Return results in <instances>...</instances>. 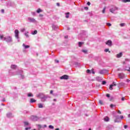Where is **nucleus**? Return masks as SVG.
Segmentation results:
<instances>
[{"label":"nucleus","instance_id":"1","mask_svg":"<svg viewBox=\"0 0 130 130\" xmlns=\"http://www.w3.org/2000/svg\"><path fill=\"white\" fill-rule=\"evenodd\" d=\"M4 40L5 41H6V42H12V38L10 36H7L4 37Z\"/></svg>","mask_w":130,"mask_h":130},{"label":"nucleus","instance_id":"2","mask_svg":"<svg viewBox=\"0 0 130 130\" xmlns=\"http://www.w3.org/2000/svg\"><path fill=\"white\" fill-rule=\"evenodd\" d=\"M116 10H117V8L116 7H113V8L110 9V12L112 14H114V11H116Z\"/></svg>","mask_w":130,"mask_h":130},{"label":"nucleus","instance_id":"3","mask_svg":"<svg viewBox=\"0 0 130 130\" xmlns=\"http://www.w3.org/2000/svg\"><path fill=\"white\" fill-rule=\"evenodd\" d=\"M61 80H69V76L64 75L60 77Z\"/></svg>","mask_w":130,"mask_h":130},{"label":"nucleus","instance_id":"4","mask_svg":"<svg viewBox=\"0 0 130 130\" xmlns=\"http://www.w3.org/2000/svg\"><path fill=\"white\" fill-rule=\"evenodd\" d=\"M114 86H116V83L114 82H113L112 84L110 85L109 89L111 90H113V88L112 87H114Z\"/></svg>","mask_w":130,"mask_h":130},{"label":"nucleus","instance_id":"5","mask_svg":"<svg viewBox=\"0 0 130 130\" xmlns=\"http://www.w3.org/2000/svg\"><path fill=\"white\" fill-rule=\"evenodd\" d=\"M106 44L108 45V46H112V41L109 40L107 42H106Z\"/></svg>","mask_w":130,"mask_h":130},{"label":"nucleus","instance_id":"6","mask_svg":"<svg viewBox=\"0 0 130 130\" xmlns=\"http://www.w3.org/2000/svg\"><path fill=\"white\" fill-rule=\"evenodd\" d=\"M15 34L16 38H19V30L18 29L15 30Z\"/></svg>","mask_w":130,"mask_h":130},{"label":"nucleus","instance_id":"7","mask_svg":"<svg viewBox=\"0 0 130 130\" xmlns=\"http://www.w3.org/2000/svg\"><path fill=\"white\" fill-rule=\"evenodd\" d=\"M22 46L24 47V48L25 49H27V48H30V46L26 45H25V44H23Z\"/></svg>","mask_w":130,"mask_h":130},{"label":"nucleus","instance_id":"8","mask_svg":"<svg viewBox=\"0 0 130 130\" xmlns=\"http://www.w3.org/2000/svg\"><path fill=\"white\" fill-rule=\"evenodd\" d=\"M24 126H28V125H30V123L27 121L23 122Z\"/></svg>","mask_w":130,"mask_h":130},{"label":"nucleus","instance_id":"9","mask_svg":"<svg viewBox=\"0 0 130 130\" xmlns=\"http://www.w3.org/2000/svg\"><path fill=\"white\" fill-rule=\"evenodd\" d=\"M39 119V117L37 116H34V121H37Z\"/></svg>","mask_w":130,"mask_h":130},{"label":"nucleus","instance_id":"10","mask_svg":"<svg viewBox=\"0 0 130 130\" xmlns=\"http://www.w3.org/2000/svg\"><path fill=\"white\" fill-rule=\"evenodd\" d=\"M7 117H14V116L11 113H9L7 114Z\"/></svg>","mask_w":130,"mask_h":130},{"label":"nucleus","instance_id":"11","mask_svg":"<svg viewBox=\"0 0 130 130\" xmlns=\"http://www.w3.org/2000/svg\"><path fill=\"white\" fill-rule=\"evenodd\" d=\"M122 56V53H119V54H117V57L119 58V57H121Z\"/></svg>","mask_w":130,"mask_h":130},{"label":"nucleus","instance_id":"12","mask_svg":"<svg viewBox=\"0 0 130 130\" xmlns=\"http://www.w3.org/2000/svg\"><path fill=\"white\" fill-rule=\"evenodd\" d=\"M107 71V70H101L100 72V74H101V75L104 74V73H105V72Z\"/></svg>","mask_w":130,"mask_h":130},{"label":"nucleus","instance_id":"13","mask_svg":"<svg viewBox=\"0 0 130 130\" xmlns=\"http://www.w3.org/2000/svg\"><path fill=\"white\" fill-rule=\"evenodd\" d=\"M65 15H66V18L67 19H69V18L70 17V16L69 15H70V12H67V13H65Z\"/></svg>","mask_w":130,"mask_h":130},{"label":"nucleus","instance_id":"14","mask_svg":"<svg viewBox=\"0 0 130 130\" xmlns=\"http://www.w3.org/2000/svg\"><path fill=\"white\" fill-rule=\"evenodd\" d=\"M38 106L39 108H43V105H42V104H38Z\"/></svg>","mask_w":130,"mask_h":130},{"label":"nucleus","instance_id":"15","mask_svg":"<svg viewBox=\"0 0 130 130\" xmlns=\"http://www.w3.org/2000/svg\"><path fill=\"white\" fill-rule=\"evenodd\" d=\"M104 120L105 121H109V117L106 116V117L104 118Z\"/></svg>","mask_w":130,"mask_h":130},{"label":"nucleus","instance_id":"16","mask_svg":"<svg viewBox=\"0 0 130 130\" xmlns=\"http://www.w3.org/2000/svg\"><path fill=\"white\" fill-rule=\"evenodd\" d=\"M41 12H43L42 10H41L40 8H39L37 10V13H38V14H39V13H41Z\"/></svg>","mask_w":130,"mask_h":130},{"label":"nucleus","instance_id":"17","mask_svg":"<svg viewBox=\"0 0 130 130\" xmlns=\"http://www.w3.org/2000/svg\"><path fill=\"white\" fill-rule=\"evenodd\" d=\"M78 44H79V47H81L82 46V45H83V44H84V43L82 42H79L78 43Z\"/></svg>","mask_w":130,"mask_h":130},{"label":"nucleus","instance_id":"18","mask_svg":"<svg viewBox=\"0 0 130 130\" xmlns=\"http://www.w3.org/2000/svg\"><path fill=\"white\" fill-rule=\"evenodd\" d=\"M11 69H16L17 68V66L16 65H12L11 66Z\"/></svg>","mask_w":130,"mask_h":130},{"label":"nucleus","instance_id":"19","mask_svg":"<svg viewBox=\"0 0 130 130\" xmlns=\"http://www.w3.org/2000/svg\"><path fill=\"white\" fill-rule=\"evenodd\" d=\"M123 3H129L130 0H122Z\"/></svg>","mask_w":130,"mask_h":130},{"label":"nucleus","instance_id":"20","mask_svg":"<svg viewBox=\"0 0 130 130\" xmlns=\"http://www.w3.org/2000/svg\"><path fill=\"white\" fill-rule=\"evenodd\" d=\"M105 10H106V7H104L103 11H102V13L103 14H105Z\"/></svg>","mask_w":130,"mask_h":130},{"label":"nucleus","instance_id":"21","mask_svg":"<svg viewBox=\"0 0 130 130\" xmlns=\"http://www.w3.org/2000/svg\"><path fill=\"white\" fill-rule=\"evenodd\" d=\"M110 107L111 108H113V107H115V105L111 104V105H110Z\"/></svg>","mask_w":130,"mask_h":130},{"label":"nucleus","instance_id":"22","mask_svg":"<svg viewBox=\"0 0 130 130\" xmlns=\"http://www.w3.org/2000/svg\"><path fill=\"white\" fill-rule=\"evenodd\" d=\"M49 128H51L52 129H53V128H54V127L51 125H50L49 126Z\"/></svg>","mask_w":130,"mask_h":130},{"label":"nucleus","instance_id":"23","mask_svg":"<svg viewBox=\"0 0 130 130\" xmlns=\"http://www.w3.org/2000/svg\"><path fill=\"white\" fill-rule=\"evenodd\" d=\"M99 103H100V104H101V105H103V102H102V101L100 100Z\"/></svg>","mask_w":130,"mask_h":130},{"label":"nucleus","instance_id":"24","mask_svg":"<svg viewBox=\"0 0 130 130\" xmlns=\"http://www.w3.org/2000/svg\"><path fill=\"white\" fill-rule=\"evenodd\" d=\"M75 66H80V63H79L78 62H75Z\"/></svg>","mask_w":130,"mask_h":130},{"label":"nucleus","instance_id":"25","mask_svg":"<svg viewBox=\"0 0 130 130\" xmlns=\"http://www.w3.org/2000/svg\"><path fill=\"white\" fill-rule=\"evenodd\" d=\"M117 119H118V117L117 116L116 117V119L114 120L115 122H118L117 121Z\"/></svg>","mask_w":130,"mask_h":130},{"label":"nucleus","instance_id":"26","mask_svg":"<svg viewBox=\"0 0 130 130\" xmlns=\"http://www.w3.org/2000/svg\"><path fill=\"white\" fill-rule=\"evenodd\" d=\"M124 25H125V23H121V24H120V26L121 27H123V26H124Z\"/></svg>","mask_w":130,"mask_h":130},{"label":"nucleus","instance_id":"27","mask_svg":"<svg viewBox=\"0 0 130 130\" xmlns=\"http://www.w3.org/2000/svg\"><path fill=\"white\" fill-rule=\"evenodd\" d=\"M86 73H87V74H90V73H91V71H90V70H87Z\"/></svg>","mask_w":130,"mask_h":130},{"label":"nucleus","instance_id":"28","mask_svg":"<svg viewBox=\"0 0 130 130\" xmlns=\"http://www.w3.org/2000/svg\"><path fill=\"white\" fill-rule=\"evenodd\" d=\"M106 84V81H102V85H105Z\"/></svg>","mask_w":130,"mask_h":130},{"label":"nucleus","instance_id":"29","mask_svg":"<svg viewBox=\"0 0 130 130\" xmlns=\"http://www.w3.org/2000/svg\"><path fill=\"white\" fill-rule=\"evenodd\" d=\"M27 96L28 97H32V93H28Z\"/></svg>","mask_w":130,"mask_h":130},{"label":"nucleus","instance_id":"30","mask_svg":"<svg viewBox=\"0 0 130 130\" xmlns=\"http://www.w3.org/2000/svg\"><path fill=\"white\" fill-rule=\"evenodd\" d=\"M35 34H37V30H35L33 32V35H35Z\"/></svg>","mask_w":130,"mask_h":130},{"label":"nucleus","instance_id":"31","mask_svg":"<svg viewBox=\"0 0 130 130\" xmlns=\"http://www.w3.org/2000/svg\"><path fill=\"white\" fill-rule=\"evenodd\" d=\"M82 51L84 53H87V50H83Z\"/></svg>","mask_w":130,"mask_h":130},{"label":"nucleus","instance_id":"32","mask_svg":"<svg viewBox=\"0 0 130 130\" xmlns=\"http://www.w3.org/2000/svg\"><path fill=\"white\" fill-rule=\"evenodd\" d=\"M106 96L108 97V98H109V97H110V94L109 93H108L106 94Z\"/></svg>","mask_w":130,"mask_h":130},{"label":"nucleus","instance_id":"33","mask_svg":"<svg viewBox=\"0 0 130 130\" xmlns=\"http://www.w3.org/2000/svg\"><path fill=\"white\" fill-rule=\"evenodd\" d=\"M28 129H31V127H28L25 128V130H28Z\"/></svg>","mask_w":130,"mask_h":130},{"label":"nucleus","instance_id":"34","mask_svg":"<svg viewBox=\"0 0 130 130\" xmlns=\"http://www.w3.org/2000/svg\"><path fill=\"white\" fill-rule=\"evenodd\" d=\"M105 52H108V51H109V49H106L105 50Z\"/></svg>","mask_w":130,"mask_h":130},{"label":"nucleus","instance_id":"35","mask_svg":"<svg viewBox=\"0 0 130 130\" xmlns=\"http://www.w3.org/2000/svg\"><path fill=\"white\" fill-rule=\"evenodd\" d=\"M121 100L122 101H124V100H125V98L124 97H123L121 98Z\"/></svg>","mask_w":130,"mask_h":130},{"label":"nucleus","instance_id":"36","mask_svg":"<svg viewBox=\"0 0 130 130\" xmlns=\"http://www.w3.org/2000/svg\"><path fill=\"white\" fill-rule=\"evenodd\" d=\"M107 26H111V24L110 23H107Z\"/></svg>","mask_w":130,"mask_h":130},{"label":"nucleus","instance_id":"37","mask_svg":"<svg viewBox=\"0 0 130 130\" xmlns=\"http://www.w3.org/2000/svg\"><path fill=\"white\" fill-rule=\"evenodd\" d=\"M0 38H1V39H3V38H4V35H1Z\"/></svg>","mask_w":130,"mask_h":130},{"label":"nucleus","instance_id":"38","mask_svg":"<svg viewBox=\"0 0 130 130\" xmlns=\"http://www.w3.org/2000/svg\"><path fill=\"white\" fill-rule=\"evenodd\" d=\"M38 127H39V129H40V128H41V127H42V126H41V125H38Z\"/></svg>","mask_w":130,"mask_h":130},{"label":"nucleus","instance_id":"39","mask_svg":"<svg viewBox=\"0 0 130 130\" xmlns=\"http://www.w3.org/2000/svg\"><path fill=\"white\" fill-rule=\"evenodd\" d=\"M87 5L88 6H90V5H91V3H90L89 2H87Z\"/></svg>","mask_w":130,"mask_h":130},{"label":"nucleus","instance_id":"40","mask_svg":"<svg viewBox=\"0 0 130 130\" xmlns=\"http://www.w3.org/2000/svg\"><path fill=\"white\" fill-rule=\"evenodd\" d=\"M59 61H58V60H55V62H56V63H58V62H59Z\"/></svg>","mask_w":130,"mask_h":130},{"label":"nucleus","instance_id":"41","mask_svg":"<svg viewBox=\"0 0 130 130\" xmlns=\"http://www.w3.org/2000/svg\"><path fill=\"white\" fill-rule=\"evenodd\" d=\"M53 90H50V94H53Z\"/></svg>","mask_w":130,"mask_h":130},{"label":"nucleus","instance_id":"42","mask_svg":"<svg viewBox=\"0 0 130 130\" xmlns=\"http://www.w3.org/2000/svg\"><path fill=\"white\" fill-rule=\"evenodd\" d=\"M30 103H33V99H30Z\"/></svg>","mask_w":130,"mask_h":130},{"label":"nucleus","instance_id":"43","mask_svg":"<svg viewBox=\"0 0 130 130\" xmlns=\"http://www.w3.org/2000/svg\"><path fill=\"white\" fill-rule=\"evenodd\" d=\"M1 12L2 13H5V10L4 9L1 10Z\"/></svg>","mask_w":130,"mask_h":130},{"label":"nucleus","instance_id":"44","mask_svg":"<svg viewBox=\"0 0 130 130\" xmlns=\"http://www.w3.org/2000/svg\"><path fill=\"white\" fill-rule=\"evenodd\" d=\"M118 113H119V114H121V112L120 110H119L118 111Z\"/></svg>","mask_w":130,"mask_h":130},{"label":"nucleus","instance_id":"45","mask_svg":"<svg viewBox=\"0 0 130 130\" xmlns=\"http://www.w3.org/2000/svg\"><path fill=\"white\" fill-rule=\"evenodd\" d=\"M126 71H127L128 72H129V73H130V67H129V69H126Z\"/></svg>","mask_w":130,"mask_h":130},{"label":"nucleus","instance_id":"46","mask_svg":"<svg viewBox=\"0 0 130 130\" xmlns=\"http://www.w3.org/2000/svg\"><path fill=\"white\" fill-rule=\"evenodd\" d=\"M124 128H127V125H125L124 126Z\"/></svg>","mask_w":130,"mask_h":130},{"label":"nucleus","instance_id":"47","mask_svg":"<svg viewBox=\"0 0 130 130\" xmlns=\"http://www.w3.org/2000/svg\"><path fill=\"white\" fill-rule=\"evenodd\" d=\"M56 5L58 7H59V6H60V4L59 3H56Z\"/></svg>","mask_w":130,"mask_h":130},{"label":"nucleus","instance_id":"48","mask_svg":"<svg viewBox=\"0 0 130 130\" xmlns=\"http://www.w3.org/2000/svg\"><path fill=\"white\" fill-rule=\"evenodd\" d=\"M24 31H25V29H21V32H24Z\"/></svg>","mask_w":130,"mask_h":130},{"label":"nucleus","instance_id":"49","mask_svg":"<svg viewBox=\"0 0 130 130\" xmlns=\"http://www.w3.org/2000/svg\"><path fill=\"white\" fill-rule=\"evenodd\" d=\"M40 17H43V14H40Z\"/></svg>","mask_w":130,"mask_h":130},{"label":"nucleus","instance_id":"50","mask_svg":"<svg viewBox=\"0 0 130 130\" xmlns=\"http://www.w3.org/2000/svg\"><path fill=\"white\" fill-rule=\"evenodd\" d=\"M42 99H43V98H46V96H45V95L43 96V97H41Z\"/></svg>","mask_w":130,"mask_h":130},{"label":"nucleus","instance_id":"51","mask_svg":"<svg viewBox=\"0 0 130 130\" xmlns=\"http://www.w3.org/2000/svg\"><path fill=\"white\" fill-rule=\"evenodd\" d=\"M84 9H85V10H88V7H84Z\"/></svg>","mask_w":130,"mask_h":130},{"label":"nucleus","instance_id":"52","mask_svg":"<svg viewBox=\"0 0 130 130\" xmlns=\"http://www.w3.org/2000/svg\"><path fill=\"white\" fill-rule=\"evenodd\" d=\"M92 74H95V72H94V71H93V70L92 71Z\"/></svg>","mask_w":130,"mask_h":130},{"label":"nucleus","instance_id":"53","mask_svg":"<svg viewBox=\"0 0 130 130\" xmlns=\"http://www.w3.org/2000/svg\"><path fill=\"white\" fill-rule=\"evenodd\" d=\"M120 117L121 119H122V118H123V116H121Z\"/></svg>","mask_w":130,"mask_h":130},{"label":"nucleus","instance_id":"54","mask_svg":"<svg viewBox=\"0 0 130 130\" xmlns=\"http://www.w3.org/2000/svg\"><path fill=\"white\" fill-rule=\"evenodd\" d=\"M33 102H34H34H36V100H33Z\"/></svg>","mask_w":130,"mask_h":130},{"label":"nucleus","instance_id":"55","mask_svg":"<svg viewBox=\"0 0 130 130\" xmlns=\"http://www.w3.org/2000/svg\"><path fill=\"white\" fill-rule=\"evenodd\" d=\"M28 19L30 21V22H32V19L28 18Z\"/></svg>","mask_w":130,"mask_h":130},{"label":"nucleus","instance_id":"56","mask_svg":"<svg viewBox=\"0 0 130 130\" xmlns=\"http://www.w3.org/2000/svg\"><path fill=\"white\" fill-rule=\"evenodd\" d=\"M41 95H43L42 93H40L39 96H41Z\"/></svg>","mask_w":130,"mask_h":130},{"label":"nucleus","instance_id":"57","mask_svg":"<svg viewBox=\"0 0 130 130\" xmlns=\"http://www.w3.org/2000/svg\"><path fill=\"white\" fill-rule=\"evenodd\" d=\"M25 36H26V37H28V36L27 34H25Z\"/></svg>","mask_w":130,"mask_h":130},{"label":"nucleus","instance_id":"58","mask_svg":"<svg viewBox=\"0 0 130 130\" xmlns=\"http://www.w3.org/2000/svg\"><path fill=\"white\" fill-rule=\"evenodd\" d=\"M55 130H59V128H57L55 129Z\"/></svg>","mask_w":130,"mask_h":130},{"label":"nucleus","instance_id":"59","mask_svg":"<svg viewBox=\"0 0 130 130\" xmlns=\"http://www.w3.org/2000/svg\"><path fill=\"white\" fill-rule=\"evenodd\" d=\"M128 117L130 118V114L128 115Z\"/></svg>","mask_w":130,"mask_h":130},{"label":"nucleus","instance_id":"60","mask_svg":"<svg viewBox=\"0 0 130 130\" xmlns=\"http://www.w3.org/2000/svg\"><path fill=\"white\" fill-rule=\"evenodd\" d=\"M69 37L68 36L65 37V38H68Z\"/></svg>","mask_w":130,"mask_h":130},{"label":"nucleus","instance_id":"61","mask_svg":"<svg viewBox=\"0 0 130 130\" xmlns=\"http://www.w3.org/2000/svg\"><path fill=\"white\" fill-rule=\"evenodd\" d=\"M53 101H56V100L54 99V100H53Z\"/></svg>","mask_w":130,"mask_h":130},{"label":"nucleus","instance_id":"62","mask_svg":"<svg viewBox=\"0 0 130 130\" xmlns=\"http://www.w3.org/2000/svg\"><path fill=\"white\" fill-rule=\"evenodd\" d=\"M88 130H91V128H89V129H88Z\"/></svg>","mask_w":130,"mask_h":130},{"label":"nucleus","instance_id":"63","mask_svg":"<svg viewBox=\"0 0 130 130\" xmlns=\"http://www.w3.org/2000/svg\"><path fill=\"white\" fill-rule=\"evenodd\" d=\"M33 130H36V129H34Z\"/></svg>","mask_w":130,"mask_h":130},{"label":"nucleus","instance_id":"64","mask_svg":"<svg viewBox=\"0 0 130 130\" xmlns=\"http://www.w3.org/2000/svg\"><path fill=\"white\" fill-rule=\"evenodd\" d=\"M79 130H82V129H79Z\"/></svg>","mask_w":130,"mask_h":130}]
</instances>
